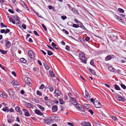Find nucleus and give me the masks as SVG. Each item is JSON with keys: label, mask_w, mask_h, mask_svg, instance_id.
<instances>
[{"label": "nucleus", "mask_w": 126, "mask_h": 126, "mask_svg": "<svg viewBox=\"0 0 126 126\" xmlns=\"http://www.w3.org/2000/svg\"><path fill=\"white\" fill-rule=\"evenodd\" d=\"M79 58L83 63L85 64L86 63V59L85 56V54L82 51L80 52Z\"/></svg>", "instance_id": "1"}, {"label": "nucleus", "mask_w": 126, "mask_h": 126, "mask_svg": "<svg viewBox=\"0 0 126 126\" xmlns=\"http://www.w3.org/2000/svg\"><path fill=\"white\" fill-rule=\"evenodd\" d=\"M76 107L77 109L79 110L80 111H85L84 108L82 107L81 105L79 104L78 103L76 105Z\"/></svg>", "instance_id": "2"}, {"label": "nucleus", "mask_w": 126, "mask_h": 126, "mask_svg": "<svg viewBox=\"0 0 126 126\" xmlns=\"http://www.w3.org/2000/svg\"><path fill=\"white\" fill-rule=\"evenodd\" d=\"M115 97L116 99L118 101L123 102H124L125 101L124 98L119 94L116 95Z\"/></svg>", "instance_id": "3"}, {"label": "nucleus", "mask_w": 126, "mask_h": 126, "mask_svg": "<svg viewBox=\"0 0 126 126\" xmlns=\"http://www.w3.org/2000/svg\"><path fill=\"white\" fill-rule=\"evenodd\" d=\"M94 104L95 107L96 108H99L101 107L100 103L98 102L97 101H95L94 102Z\"/></svg>", "instance_id": "4"}, {"label": "nucleus", "mask_w": 126, "mask_h": 126, "mask_svg": "<svg viewBox=\"0 0 126 126\" xmlns=\"http://www.w3.org/2000/svg\"><path fill=\"white\" fill-rule=\"evenodd\" d=\"M28 54L31 58H33L34 57V53L31 50H29L28 51Z\"/></svg>", "instance_id": "5"}, {"label": "nucleus", "mask_w": 126, "mask_h": 126, "mask_svg": "<svg viewBox=\"0 0 126 126\" xmlns=\"http://www.w3.org/2000/svg\"><path fill=\"white\" fill-rule=\"evenodd\" d=\"M10 97L12 98H13L14 95V93L13 91L9 89L8 91Z\"/></svg>", "instance_id": "6"}, {"label": "nucleus", "mask_w": 126, "mask_h": 126, "mask_svg": "<svg viewBox=\"0 0 126 126\" xmlns=\"http://www.w3.org/2000/svg\"><path fill=\"white\" fill-rule=\"evenodd\" d=\"M24 80L25 83L28 84L29 85L31 84L30 81H31V79L30 78L26 77L25 78Z\"/></svg>", "instance_id": "7"}, {"label": "nucleus", "mask_w": 126, "mask_h": 126, "mask_svg": "<svg viewBox=\"0 0 126 126\" xmlns=\"http://www.w3.org/2000/svg\"><path fill=\"white\" fill-rule=\"evenodd\" d=\"M85 95H84V97L88 100H89L90 99V96L88 92L86 90L85 91Z\"/></svg>", "instance_id": "8"}, {"label": "nucleus", "mask_w": 126, "mask_h": 126, "mask_svg": "<svg viewBox=\"0 0 126 126\" xmlns=\"http://www.w3.org/2000/svg\"><path fill=\"white\" fill-rule=\"evenodd\" d=\"M54 93L55 96L56 97L59 96L61 94V92L57 90H55Z\"/></svg>", "instance_id": "9"}, {"label": "nucleus", "mask_w": 126, "mask_h": 126, "mask_svg": "<svg viewBox=\"0 0 126 126\" xmlns=\"http://www.w3.org/2000/svg\"><path fill=\"white\" fill-rule=\"evenodd\" d=\"M23 111L25 112V115L27 116H30V114L29 113L28 111L27 110L23 109L22 110Z\"/></svg>", "instance_id": "10"}, {"label": "nucleus", "mask_w": 126, "mask_h": 126, "mask_svg": "<svg viewBox=\"0 0 126 126\" xmlns=\"http://www.w3.org/2000/svg\"><path fill=\"white\" fill-rule=\"evenodd\" d=\"M81 124L84 126H90L91 124L89 122H86L84 121L82 122Z\"/></svg>", "instance_id": "11"}, {"label": "nucleus", "mask_w": 126, "mask_h": 126, "mask_svg": "<svg viewBox=\"0 0 126 126\" xmlns=\"http://www.w3.org/2000/svg\"><path fill=\"white\" fill-rule=\"evenodd\" d=\"M57 110L58 107L57 105H54L52 106V110L53 112H55L57 111Z\"/></svg>", "instance_id": "12"}, {"label": "nucleus", "mask_w": 126, "mask_h": 126, "mask_svg": "<svg viewBox=\"0 0 126 126\" xmlns=\"http://www.w3.org/2000/svg\"><path fill=\"white\" fill-rule=\"evenodd\" d=\"M35 113L39 115H43V113L41 112L39 110H35Z\"/></svg>", "instance_id": "13"}, {"label": "nucleus", "mask_w": 126, "mask_h": 126, "mask_svg": "<svg viewBox=\"0 0 126 126\" xmlns=\"http://www.w3.org/2000/svg\"><path fill=\"white\" fill-rule=\"evenodd\" d=\"M25 104L26 106L29 108H32L33 107V106L32 105L29 103L26 102Z\"/></svg>", "instance_id": "14"}, {"label": "nucleus", "mask_w": 126, "mask_h": 126, "mask_svg": "<svg viewBox=\"0 0 126 126\" xmlns=\"http://www.w3.org/2000/svg\"><path fill=\"white\" fill-rule=\"evenodd\" d=\"M87 68L88 70L92 74L94 75H95L96 74V72L94 70L92 69L88 68Z\"/></svg>", "instance_id": "15"}, {"label": "nucleus", "mask_w": 126, "mask_h": 126, "mask_svg": "<svg viewBox=\"0 0 126 126\" xmlns=\"http://www.w3.org/2000/svg\"><path fill=\"white\" fill-rule=\"evenodd\" d=\"M71 102L74 105H75L78 104L77 101L74 99L73 98H71Z\"/></svg>", "instance_id": "16"}, {"label": "nucleus", "mask_w": 126, "mask_h": 126, "mask_svg": "<svg viewBox=\"0 0 126 126\" xmlns=\"http://www.w3.org/2000/svg\"><path fill=\"white\" fill-rule=\"evenodd\" d=\"M108 69L110 71L112 72H115V69L112 66H110L108 67Z\"/></svg>", "instance_id": "17"}, {"label": "nucleus", "mask_w": 126, "mask_h": 126, "mask_svg": "<svg viewBox=\"0 0 126 126\" xmlns=\"http://www.w3.org/2000/svg\"><path fill=\"white\" fill-rule=\"evenodd\" d=\"M72 11L74 13H75L76 14L78 15L79 14L77 10L74 8H73L72 9Z\"/></svg>", "instance_id": "18"}, {"label": "nucleus", "mask_w": 126, "mask_h": 126, "mask_svg": "<svg viewBox=\"0 0 126 126\" xmlns=\"http://www.w3.org/2000/svg\"><path fill=\"white\" fill-rule=\"evenodd\" d=\"M112 58V57L110 55L107 56L105 58L106 61H108L110 60Z\"/></svg>", "instance_id": "19"}, {"label": "nucleus", "mask_w": 126, "mask_h": 126, "mask_svg": "<svg viewBox=\"0 0 126 126\" xmlns=\"http://www.w3.org/2000/svg\"><path fill=\"white\" fill-rule=\"evenodd\" d=\"M49 73L51 77H55V75L53 73V71L50 70L49 71Z\"/></svg>", "instance_id": "20"}, {"label": "nucleus", "mask_w": 126, "mask_h": 126, "mask_svg": "<svg viewBox=\"0 0 126 126\" xmlns=\"http://www.w3.org/2000/svg\"><path fill=\"white\" fill-rule=\"evenodd\" d=\"M11 46V44L9 41H8L6 43V47H9Z\"/></svg>", "instance_id": "21"}, {"label": "nucleus", "mask_w": 126, "mask_h": 126, "mask_svg": "<svg viewBox=\"0 0 126 126\" xmlns=\"http://www.w3.org/2000/svg\"><path fill=\"white\" fill-rule=\"evenodd\" d=\"M2 110L4 111H6L7 112H9V109L7 107H6L2 109Z\"/></svg>", "instance_id": "22"}, {"label": "nucleus", "mask_w": 126, "mask_h": 126, "mask_svg": "<svg viewBox=\"0 0 126 126\" xmlns=\"http://www.w3.org/2000/svg\"><path fill=\"white\" fill-rule=\"evenodd\" d=\"M13 85L15 86L18 85H19L18 83L15 80L13 81L12 82Z\"/></svg>", "instance_id": "23"}, {"label": "nucleus", "mask_w": 126, "mask_h": 126, "mask_svg": "<svg viewBox=\"0 0 126 126\" xmlns=\"http://www.w3.org/2000/svg\"><path fill=\"white\" fill-rule=\"evenodd\" d=\"M13 16L14 18L15 19L16 21L17 20L18 21H20V19L18 18L17 15H14Z\"/></svg>", "instance_id": "24"}, {"label": "nucleus", "mask_w": 126, "mask_h": 126, "mask_svg": "<svg viewBox=\"0 0 126 126\" xmlns=\"http://www.w3.org/2000/svg\"><path fill=\"white\" fill-rule=\"evenodd\" d=\"M37 106L43 111H44V108L42 106L39 105H37Z\"/></svg>", "instance_id": "25"}, {"label": "nucleus", "mask_w": 126, "mask_h": 126, "mask_svg": "<svg viewBox=\"0 0 126 126\" xmlns=\"http://www.w3.org/2000/svg\"><path fill=\"white\" fill-rule=\"evenodd\" d=\"M20 61L23 63H25L27 62L26 60L25 59L23 58L20 59Z\"/></svg>", "instance_id": "26"}, {"label": "nucleus", "mask_w": 126, "mask_h": 126, "mask_svg": "<svg viewBox=\"0 0 126 126\" xmlns=\"http://www.w3.org/2000/svg\"><path fill=\"white\" fill-rule=\"evenodd\" d=\"M0 52L2 53V54H6L7 52V51H5L1 49H0Z\"/></svg>", "instance_id": "27"}, {"label": "nucleus", "mask_w": 126, "mask_h": 126, "mask_svg": "<svg viewBox=\"0 0 126 126\" xmlns=\"http://www.w3.org/2000/svg\"><path fill=\"white\" fill-rule=\"evenodd\" d=\"M114 87L115 89L116 90H120V88L118 85H114Z\"/></svg>", "instance_id": "28"}, {"label": "nucleus", "mask_w": 126, "mask_h": 126, "mask_svg": "<svg viewBox=\"0 0 126 126\" xmlns=\"http://www.w3.org/2000/svg\"><path fill=\"white\" fill-rule=\"evenodd\" d=\"M90 63V64L93 66L94 67L95 66V64L94 63L93 60H92L91 61Z\"/></svg>", "instance_id": "29"}, {"label": "nucleus", "mask_w": 126, "mask_h": 126, "mask_svg": "<svg viewBox=\"0 0 126 126\" xmlns=\"http://www.w3.org/2000/svg\"><path fill=\"white\" fill-rule=\"evenodd\" d=\"M9 19L10 22H12L14 24H15V22L14 20L13 19L11 18L10 17L9 18Z\"/></svg>", "instance_id": "30"}, {"label": "nucleus", "mask_w": 126, "mask_h": 126, "mask_svg": "<svg viewBox=\"0 0 126 126\" xmlns=\"http://www.w3.org/2000/svg\"><path fill=\"white\" fill-rule=\"evenodd\" d=\"M44 65L45 67L46 68L47 70H48L49 69V67L48 65L46 63H44Z\"/></svg>", "instance_id": "31"}, {"label": "nucleus", "mask_w": 126, "mask_h": 126, "mask_svg": "<svg viewBox=\"0 0 126 126\" xmlns=\"http://www.w3.org/2000/svg\"><path fill=\"white\" fill-rule=\"evenodd\" d=\"M48 51L47 53L48 55L50 56L52 55L53 54V53L51 51L47 50Z\"/></svg>", "instance_id": "32"}, {"label": "nucleus", "mask_w": 126, "mask_h": 126, "mask_svg": "<svg viewBox=\"0 0 126 126\" xmlns=\"http://www.w3.org/2000/svg\"><path fill=\"white\" fill-rule=\"evenodd\" d=\"M72 26L73 27L76 28H78L79 26V25H77L76 24H73Z\"/></svg>", "instance_id": "33"}, {"label": "nucleus", "mask_w": 126, "mask_h": 126, "mask_svg": "<svg viewBox=\"0 0 126 126\" xmlns=\"http://www.w3.org/2000/svg\"><path fill=\"white\" fill-rule=\"evenodd\" d=\"M60 103L61 104H63L64 103V102L63 101V100L62 98H60L59 100Z\"/></svg>", "instance_id": "34"}, {"label": "nucleus", "mask_w": 126, "mask_h": 126, "mask_svg": "<svg viewBox=\"0 0 126 126\" xmlns=\"http://www.w3.org/2000/svg\"><path fill=\"white\" fill-rule=\"evenodd\" d=\"M118 11L121 13H124V10L122 9L119 8L118 9Z\"/></svg>", "instance_id": "35"}, {"label": "nucleus", "mask_w": 126, "mask_h": 126, "mask_svg": "<svg viewBox=\"0 0 126 126\" xmlns=\"http://www.w3.org/2000/svg\"><path fill=\"white\" fill-rule=\"evenodd\" d=\"M20 107L19 106H16L15 108L16 110L17 111H18L20 110Z\"/></svg>", "instance_id": "36"}, {"label": "nucleus", "mask_w": 126, "mask_h": 126, "mask_svg": "<svg viewBox=\"0 0 126 126\" xmlns=\"http://www.w3.org/2000/svg\"><path fill=\"white\" fill-rule=\"evenodd\" d=\"M8 121L9 123H11L13 122V120L11 118H9L8 119Z\"/></svg>", "instance_id": "37"}, {"label": "nucleus", "mask_w": 126, "mask_h": 126, "mask_svg": "<svg viewBox=\"0 0 126 126\" xmlns=\"http://www.w3.org/2000/svg\"><path fill=\"white\" fill-rule=\"evenodd\" d=\"M0 26L2 28L3 27H7V26H5V25L3 23H0Z\"/></svg>", "instance_id": "38"}, {"label": "nucleus", "mask_w": 126, "mask_h": 126, "mask_svg": "<svg viewBox=\"0 0 126 126\" xmlns=\"http://www.w3.org/2000/svg\"><path fill=\"white\" fill-rule=\"evenodd\" d=\"M121 87L123 89H126V87L125 85L123 84H121Z\"/></svg>", "instance_id": "39"}, {"label": "nucleus", "mask_w": 126, "mask_h": 126, "mask_svg": "<svg viewBox=\"0 0 126 126\" xmlns=\"http://www.w3.org/2000/svg\"><path fill=\"white\" fill-rule=\"evenodd\" d=\"M37 95H42V94L41 93L39 90H37Z\"/></svg>", "instance_id": "40"}, {"label": "nucleus", "mask_w": 126, "mask_h": 126, "mask_svg": "<svg viewBox=\"0 0 126 126\" xmlns=\"http://www.w3.org/2000/svg\"><path fill=\"white\" fill-rule=\"evenodd\" d=\"M84 106L87 108H88L89 107L90 105L89 104H84Z\"/></svg>", "instance_id": "41"}, {"label": "nucleus", "mask_w": 126, "mask_h": 126, "mask_svg": "<svg viewBox=\"0 0 126 126\" xmlns=\"http://www.w3.org/2000/svg\"><path fill=\"white\" fill-rule=\"evenodd\" d=\"M62 31L63 32H64L66 34H69V32L67 31H66L64 29H63L62 30Z\"/></svg>", "instance_id": "42"}, {"label": "nucleus", "mask_w": 126, "mask_h": 126, "mask_svg": "<svg viewBox=\"0 0 126 126\" xmlns=\"http://www.w3.org/2000/svg\"><path fill=\"white\" fill-rule=\"evenodd\" d=\"M61 17L62 19L63 20H64L65 19H66L67 18V17L65 16H61Z\"/></svg>", "instance_id": "43"}, {"label": "nucleus", "mask_w": 126, "mask_h": 126, "mask_svg": "<svg viewBox=\"0 0 126 126\" xmlns=\"http://www.w3.org/2000/svg\"><path fill=\"white\" fill-rule=\"evenodd\" d=\"M21 27L24 29H25L26 28V25L25 24H22Z\"/></svg>", "instance_id": "44"}, {"label": "nucleus", "mask_w": 126, "mask_h": 126, "mask_svg": "<svg viewBox=\"0 0 126 126\" xmlns=\"http://www.w3.org/2000/svg\"><path fill=\"white\" fill-rule=\"evenodd\" d=\"M42 27H43L44 28V30L46 31H47V29L46 26H45V25L43 24L42 25Z\"/></svg>", "instance_id": "45"}, {"label": "nucleus", "mask_w": 126, "mask_h": 126, "mask_svg": "<svg viewBox=\"0 0 126 126\" xmlns=\"http://www.w3.org/2000/svg\"><path fill=\"white\" fill-rule=\"evenodd\" d=\"M65 48L67 50L69 51V50L70 47L66 45L65 47Z\"/></svg>", "instance_id": "46"}, {"label": "nucleus", "mask_w": 126, "mask_h": 126, "mask_svg": "<svg viewBox=\"0 0 126 126\" xmlns=\"http://www.w3.org/2000/svg\"><path fill=\"white\" fill-rule=\"evenodd\" d=\"M44 87H45V86H44V85L43 84H42L41 85L39 88H40V89H43Z\"/></svg>", "instance_id": "47"}, {"label": "nucleus", "mask_w": 126, "mask_h": 126, "mask_svg": "<svg viewBox=\"0 0 126 126\" xmlns=\"http://www.w3.org/2000/svg\"><path fill=\"white\" fill-rule=\"evenodd\" d=\"M10 31V30L8 29H7L5 32V34H6L7 33L9 32Z\"/></svg>", "instance_id": "48"}, {"label": "nucleus", "mask_w": 126, "mask_h": 126, "mask_svg": "<svg viewBox=\"0 0 126 126\" xmlns=\"http://www.w3.org/2000/svg\"><path fill=\"white\" fill-rule=\"evenodd\" d=\"M8 11L10 12V13H12V14H14V11H13V10H12L11 9H8Z\"/></svg>", "instance_id": "49"}, {"label": "nucleus", "mask_w": 126, "mask_h": 126, "mask_svg": "<svg viewBox=\"0 0 126 126\" xmlns=\"http://www.w3.org/2000/svg\"><path fill=\"white\" fill-rule=\"evenodd\" d=\"M9 111H10V112H13L14 111V110L12 108H10V109H9Z\"/></svg>", "instance_id": "50"}, {"label": "nucleus", "mask_w": 126, "mask_h": 126, "mask_svg": "<svg viewBox=\"0 0 126 126\" xmlns=\"http://www.w3.org/2000/svg\"><path fill=\"white\" fill-rule=\"evenodd\" d=\"M33 32L36 35L39 36V35L38 34L37 32L35 31H33Z\"/></svg>", "instance_id": "51"}, {"label": "nucleus", "mask_w": 126, "mask_h": 126, "mask_svg": "<svg viewBox=\"0 0 126 126\" xmlns=\"http://www.w3.org/2000/svg\"><path fill=\"white\" fill-rule=\"evenodd\" d=\"M90 40V38L89 37H87L85 38V40L87 41H88Z\"/></svg>", "instance_id": "52"}, {"label": "nucleus", "mask_w": 126, "mask_h": 126, "mask_svg": "<svg viewBox=\"0 0 126 126\" xmlns=\"http://www.w3.org/2000/svg\"><path fill=\"white\" fill-rule=\"evenodd\" d=\"M51 45L54 47L56 46V44L53 42L52 43Z\"/></svg>", "instance_id": "53"}, {"label": "nucleus", "mask_w": 126, "mask_h": 126, "mask_svg": "<svg viewBox=\"0 0 126 126\" xmlns=\"http://www.w3.org/2000/svg\"><path fill=\"white\" fill-rule=\"evenodd\" d=\"M88 111L91 113V114L92 115L93 114V112L91 109L89 110Z\"/></svg>", "instance_id": "54"}, {"label": "nucleus", "mask_w": 126, "mask_h": 126, "mask_svg": "<svg viewBox=\"0 0 126 126\" xmlns=\"http://www.w3.org/2000/svg\"><path fill=\"white\" fill-rule=\"evenodd\" d=\"M12 74L14 75V76L15 77H16V74L15 73V72H14V71H13L12 72Z\"/></svg>", "instance_id": "55"}, {"label": "nucleus", "mask_w": 126, "mask_h": 126, "mask_svg": "<svg viewBox=\"0 0 126 126\" xmlns=\"http://www.w3.org/2000/svg\"><path fill=\"white\" fill-rule=\"evenodd\" d=\"M112 118L115 120H117V118L113 116H112L111 117Z\"/></svg>", "instance_id": "56"}, {"label": "nucleus", "mask_w": 126, "mask_h": 126, "mask_svg": "<svg viewBox=\"0 0 126 126\" xmlns=\"http://www.w3.org/2000/svg\"><path fill=\"white\" fill-rule=\"evenodd\" d=\"M119 20L120 22H122L123 23H124V21H123V20L120 17Z\"/></svg>", "instance_id": "57"}, {"label": "nucleus", "mask_w": 126, "mask_h": 126, "mask_svg": "<svg viewBox=\"0 0 126 126\" xmlns=\"http://www.w3.org/2000/svg\"><path fill=\"white\" fill-rule=\"evenodd\" d=\"M78 25H79V27H81L82 26H83V24L80 22L78 24Z\"/></svg>", "instance_id": "58"}, {"label": "nucleus", "mask_w": 126, "mask_h": 126, "mask_svg": "<svg viewBox=\"0 0 126 126\" xmlns=\"http://www.w3.org/2000/svg\"><path fill=\"white\" fill-rule=\"evenodd\" d=\"M37 62L40 65H42V63L40 61L38 60H37Z\"/></svg>", "instance_id": "59"}, {"label": "nucleus", "mask_w": 126, "mask_h": 126, "mask_svg": "<svg viewBox=\"0 0 126 126\" xmlns=\"http://www.w3.org/2000/svg\"><path fill=\"white\" fill-rule=\"evenodd\" d=\"M41 51L44 55H45L46 54V53L43 50H41Z\"/></svg>", "instance_id": "60"}, {"label": "nucleus", "mask_w": 126, "mask_h": 126, "mask_svg": "<svg viewBox=\"0 0 126 126\" xmlns=\"http://www.w3.org/2000/svg\"><path fill=\"white\" fill-rule=\"evenodd\" d=\"M5 30L4 29H2L1 30V32L2 33H5Z\"/></svg>", "instance_id": "61"}, {"label": "nucleus", "mask_w": 126, "mask_h": 126, "mask_svg": "<svg viewBox=\"0 0 126 126\" xmlns=\"http://www.w3.org/2000/svg\"><path fill=\"white\" fill-rule=\"evenodd\" d=\"M54 90V89L52 87H51L49 88V90L50 91L52 92Z\"/></svg>", "instance_id": "62"}, {"label": "nucleus", "mask_w": 126, "mask_h": 126, "mask_svg": "<svg viewBox=\"0 0 126 126\" xmlns=\"http://www.w3.org/2000/svg\"><path fill=\"white\" fill-rule=\"evenodd\" d=\"M94 99H93V98H91L90 99L91 101V102H92L93 104H94Z\"/></svg>", "instance_id": "63"}, {"label": "nucleus", "mask_w": 126, "mask_h": 126, "mask_svg": "<svg viewBox=\"0 0 126 126\" xmlns=\"http://www.w3.org/2000/svg\"><path fill=\"white\" fill-rule=\"evenodd\" d=\"M48 7L49 9L50 10L52 9V8H53V7H52L51 5H49L48 6Z\"/></svg>", "instance_id": "64"}]
</instances>
